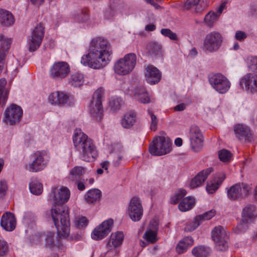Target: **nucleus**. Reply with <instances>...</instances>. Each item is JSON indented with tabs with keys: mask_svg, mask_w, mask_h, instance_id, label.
Masks as SVG:
<instances>
[{
	"mask_svg": "<svg viewBox=\"0 0 257 257\" xmlns=\"http://www.w3.org/2000/svg\"><path fill=\"white\" fill-rule=\"evenodd\" d=\"M70 192L64 187L54 189L51 193L53 197V206L51 215L58 234L61 238H65L70 233V221L68 208L63 205L69 199Z\"/></svg>",
	"mask_w": 257,
	"mask_h": 257,
	"instance_id": "obj_1",
	"label": "nucleus"
},
{
	"mask_svg": "<svg viewBox=\"0 0 257 257\" xmlns=\"http://www.w3.org/2000/svg\"><path fill=\"white\" fill-rule=\"evenodd\" d=\"M111 54L112 50L108 41L97 37L92 40L88 53L82 57L81 63L94 69H100L108 64Z\"/></svg>",
	"mask_w": 257,
	"mask_h": 257,
	"instance_id": "obj_2",
	"label": "nucleus"
},
{
	"mask_svg": "<svg viewBox=\"0 0 257 257\" xmlns=\"http://www.w3.org/2000/svg\"><path fill=\"white\" fill-rule=\"evenodd\" d=\"M73 141L75 148L80 153L83 160L90 162L97 157L98 152L95 145L80 129L75 130Z\"/></svg>",
	"mask_w": 257,
	"mask_h": 257,
	"instance_id": "obj_3",
	"label": "nucleus"
},
{
	"mask_svg": "<svg viewBox=\"0 0 257 257\" xmlns=\"http://www.w3.org/2000/svg\"><path fill=\"white\" fill-rule=\"evenodd\" d=\"M104 89L99 88L93 93L89 106V112L93 119L99 121L103 117V108L102 99L104 95Z\"/></svg>",
	"mask_w": 257,
	"mask_h": 257,
	"instance_id": "obj_4",
	"label": "nucleus"
},
{
	"mask_svg": "<svg viewBox=\"0 0 257 257\" xmlns=\"http://www.w3.org/2000/svg\"><path fill=\"white\" fill-rule=\"evenodd\" d=\"M172 142L170 138L158 136L154 138L149 146V152L154 156H160L169 154L172 151Z\"/></svg>",
	"mask_w": 257,
	"mask_h": 257,
	"instance_id": "obj_5",
	"label": "nucleus"
},
{
	"mask_svg": "<svg viewBox=\"0 0 257 257\" xmlns=\"http://www.w3.org/2000/svg\"><path fill=\"white\" fill-rule=\"evenodd\" d=\"M137 57L134 53H128L115 63L114 70L120 75H125L133 71L137 64Z\"/></svg>",
	"mask_w": 257,
	"mask_h": 257,
	"instance_id": "obj_6",
	"label": "nucleus"
},
{
	"mask_svg": "<svg viewBox=\"0 0 257 257\" xmlns=\"http://www.w3.org/2000/svg\"><path fill=\"white\" fill-rule=\"evenodd\" d=\"M32 161L24 166L26 170L38 172L44 170L48 164V153L46 151H38L31 155Z\"/></svg>",
	"mask_w": 257,
	"mask_h": 257,
	"instance_id": "obj_7",
	"label": "nucleus"
},
{
	"mask_svg": "<svg viewBox=\"0 0 257 257\" xmlns=\"http://www.w3.org/2000/svg\"><path fill=\"white\" fill-rule=\"evenodd\" d=\"M222 37L220 33L213 31L207 34L203 42V50L210 53L217 51L222 42Z\"/></svg>",
	"mask_w": 257,
	"mask_h": 257,
	"instance_id": "obj_8",
	"label": "nucleus"
},
{
	"mask_svg": "<svg viewBox=\"0 0 257 257\" xmlns=\"http://www.w3.org/2000/svg\"><path fill=\"white\" fill-rule=\"evenodd\" d=\"M250 185L245 183H237L231 187L227 191V196L232 200H235L239 198L248 196L251 191Z\"/></svg>",
	"mask_w": 257,
	"mask_h": 257,
	"instance_id": "obj_9",
	"label": "nucleus"
},
{
	"mask_svg": "<svg viewBox=\"0 0 257 257\" xmlns=\"http://www.w3.org/2000/svg\"><path fill=\"white\" fill-rule=\"evenodd\" d=\"M209 81L212 87L220 93H225L230 87L228 79L220 73H216L210 76Z\"/></svg>",
	"mask_w": 257,
	"mask_h": 257,
	"instance_id": "obj_10",
	"label": "nucleus"
},
{
	"mask_svg": "<svg viewBox=\"0 0 257 257\" xmlns=\"http://www.w3.org/2000/svg\"><path fill=\"white\" fill-rule=\"evenodd\" d=\"M22 116V108L16 104H12L5 110L3 120L7 124L14 125L20 121Z\"/></svg>",
	"mask_w": 257,
	"mask_h": 257,
	"instance_id": "obj_11",
	"label": "nucleus"
},
{
	"mask_svg": "<svg viewBox=\"0 0 257 257\" xmlns=\"http://www.w3.org/2000/svg\"><path fill=\"white\" fill-rule=\"evenodd\" d=\"M127 213L131 219L134 221H139L143 214V208L140 198L134 197L130 201Z\"/></svg>",
	"mask_w": 257,
	"mask_h": 257,
	"instance_id": "obj_12",
	"label": "nucleus"
},
{
	"mask_svg": "<svg viewBox=\"0 0 257 257\" xmlns=\"http://www.w3.org/2000/svg\"><path fill=\"white\" fill-rule=\"evenodd\" d=\"M190 146L195 152H200L203 147L204 138L200 128L196 125H192L190 131Z\"/></svg>",
	"mask_w": 257,
	"mask_h": 257,
	"instance_id": "obj_13",
	"label": "nucleus"
},
{
	"mask_svg": "<svg viewBox=\"0 0 257 257\" xmlns=\"http://www.w3.org/2000/svg\"><path fill=\"white\" fill-rule=\"evenodd\" d=\"M44 35V28L42 24H39L33 31L31 37L29 40V50L30 51H35L40 47Z\"/></svg>",
	"mask_w": 257,
	"mask_h": 257,
	"instance_id": "obj_14",
	"label": "nucleus"
},
{
	"mask_svg": "<svg viewBox=\"0 0 257 257\" xmlns=\"http://www.w3.org/2000/svg\"><path fill=\"white\" fill-rule=\"evenodd\" d=\"M70 72L68 64L64 61L55 62L51 67L50 75L54 79H63L67 77Z\"/></svg>",
	"mask_w": 257,
	"mask_h": 257,
	"instance_id": "obj_15",
	"label": "nucleus"
},
{
	"mask_svg": "<svg viewBox=\"0 0 257 257\" xmlns=\"http://www.w3.org/2000/svg\"><path fill=\"white\" fill-rule=\"evenodd\" d=\"M240 87L251 93L257 92V75L247 73L244 75L239 82Z\"/></svg>",
	"mask_w": 257,
	"mask_h": 257,
	"instance_id": "obj_16",
	"label": "nucleus"
},
{
	"mask_svg": "<svg viewBox=\"0 0 257 257\" xmlns=\"http://www.w3.org/2000/svg\"><path fill=\"white\" fill-rule=\"evenodd\" d=\"M113 221L108 219L97 226L91 233V237L95 240H100L107 235L111 230Z\"/></svg>",
	"mask_w": 257,
	"mask_h": 257,
	"instance_id": "obj_17",
	"label": "nucleus"
},
{
	"mask_svg": "<svg viewBox=\"0 0 257 257\" xmlns=\"http://www.w3.org/2000/svg\"><path fill=\"white\" fill-rule=\"evenodd\" d=\"M234 132L236 137L240 141L250 142L252 139V134L250 128L242 124H237L234 126Z\"/></svg>",
	"mask_w": 257,
	"mask_h": 257,
	"instance_id": "obj_18",
	"label": "nucleus"
},
{
	"mask_svg": "<svg viewBox=\"0 0 257 257\" xmlns=\"http://www.w3.org/2000/svg\"><path fill=\"white\" fill-rule=\"evenodd\" d=\"M157 228V222L154 220H152L143 235V238L148 243H154L158 241Z\"/></svg>",
	"mask_w": 257,
	"mask_h": 257,
	"instance_id": "obj_19",
	"label": "nucleus"
},
{
	"mask_svg": "<svg viewBox=\"0 0 257 257\" xmlns=\"http://www.w3.org/2000/svg\"><path fill=\"white\" fill-rule=\"evenodd\" d=\"M216 214L215 210H211L202 215L197 216L194 220L187 224L185 229L191 231L195 229L200 224L202 220H209L212 218Z\"/></svg>",
	"mask_w": 257,
	"mask_h": 257,
	"instance_id": "obj_20",
	"label": "nucleus"
},
{
	"mask_svg": "<svg viewBox=\"0 0 257 257\" xmlns=\"http://www.w3.org/2000/svg\"><path fill=\"white\" fill-rule=\"evenodd\" d=\"M213 171L212 168H208L199 172L191 181L190 188L193 189L202 185Z\"/></svg>",
	"mask_w": 257,
	"mask_h": 257,
	"instance_id": "obj_21",
	"label": "nucleus"
},
{
	"mask_svg": "<svg viewBox=\"0 0 257 257\" xmlns=\"http://www.w3.org/2000/svg\"><path fill=\"white\" fill-rule=\"evenodd\" d=\"M16 224V218L13 213L7 212L2 215L1 225L3 228L6 231L13 230L15 228Z\"/></svg>",
	"mask_w": 257,
	"mask_h": 257,
	"instance_id": "obj_22",
	"label": "nucleus"
},
{
	"mask_svg": "<svg viewBox=\"0 0 257 257\" xmlns=\"http://www.w3.org/2000/svg\"><path fill=\"white\" fill-rule=\"evenodd\" d=\"M145 76L147 82L151 84L158 83L161 78L160 71L153 65L148 66L146 69Z\"/></svg>",
	"mask_w": 257,
	"mask_h": 257,
	"instance_id": "obj_23",
	"label": "nucleus"
},
{
	"mask_svg": "<svg viewBox=\"0 0 257 257\" xmlns=\"http://www.w3.org/2000/svg\"><path fill=\"white\" fill-rule=\"evenodd\" d=\"M225 176L223 173L216 174L214 177L208 182L206 186L207 191L210 194L215 192L223 182Z\"/></svg>",
	"mask_w": 257,
	"mask_h": 257,
	"instance_id": "obj_24",
	"label": "nucleus"
},
{
	"mask_svg": "<svg viewBox=\"0 0 257 257\" xmlns=\"http://www.w3.org/2000/svg\"><path fill=\"white\" fill-rule=\"evenodd\" d=\"M68 96L62 92H55L52 93L49 96V101L55 105H62L66 103L68 101Z\"/></svg>",
	"mask_w": 257,
	"mask_h": 257,
	"instance_id": "obj_25",
	"label": "nucleus"
},
{
	"mask_svg": "<svg viewBox=\"0 0 257 257\" xmlns=\"http://www.w3.org/2000/svg\"><path fill=\"white\" fill-rule=\"evenodd\" d=\"M256 216V211L254 205H247L242 210L243 221L248 223L252 221Z\"/></svg>",
	"mask_w": 257,
	"mask_h": 257,
	"instance_id": "obj_26",
	"label": "nucleus"
},
{
	"mask_svg": "<svg viewBox=\"0 0 257 257\" xmlns=\"http://www.w3.org/2000/svg\"><path fill=\"white\" fill-rule=\"evenodd\" d=\"M101 197V191L97 189L89 190L84 195L85 201L89 204H94L99 201Z\"/></svg>",
	"mask_w": 257,
	"mask_h": 257,
	"instance_id": "obj_27",
	"label": "nucleus"
},
{
	"mask_svg": "<svg viewBox=\"0 0 257 257\" xmlns=\"http://www.w3.org/2000/svg\"><path fill=\"white\" fill-rule=\"evenodd\" d=\"M14 16L9 11L0 9V24L3 26H10L14 23Z\"/></svg>",
	"mask_w": 257,
	"mask_h": 257,
	"instance_id": "obj_28",
	"label": "nucleus"
},
{
	"mask_svg": "<svg viewBox=\"0 0 257 257\" xmlns=\"http://www.w3.org/2000/svg\"><path fill=\"white\" fill-rule=\"evenodd\" d=\"M194 240L191 237L187 236L181 240L176 247V252L178 254H182L186 251L187 249L191 246Z\"/></svg>",
	"mask_w": 257,
	"mask_h": 257,
	"instance_id": "obj_29",
	"label": "nucleus"
},
{
	"mask_svg": "<svg viewBox=\"0 0 257 257\" xmlns=\"http://www.w3.org/2000/svg\"><path fill=\"white\" fill-rule=\"evenodd\" d=\"M136 112L131 111L126 112L121 120V125L124 128H131L136 122Z\"/></svg>",
	"mask_w": 257,
	"mask_h": 257,
	"instance_id": "obj_30",
	"label": "nucleus"
},
{
	"mask_svg": "<svg viewBox=\"0 0 257 257\" xmlns=\"http://www.w3.org/2000/svg\"><path fill=\"white\" fill-rule=\"evenodd\" d=\"M123 238L124 235L122 232L117 231L112 233L107 245L109 247H116L119 246L122 244Z\"/></svg>",
	"mask_w": 257,
	"mask_h": 257,
	"instance_id": "obj_31",
	"label": "nucleus"
},
{
	"mask_svg": "<svg viewBox=\"0 0 257 257\" xmlns=\"http://www.w3.org/2000/svg\"><path fill=\"white\" fill-rule=\"evenodd\" d=\"M212 237L215 242L227 238V232L223 227L218 226L215 227L212 231Z\"/></svg>",
	"mask_w": 257,
	"mask_h": 257,
	"instance_id": "obj_32",
	"label": "nucleus"
},
{
	"mask_svg": "<svg viewBox=\"0 0 257 257\" xmlns=\"http://www.w3.org/2000/svg\"><path fill=\"white\" fill-rule=\"evenodd\" d=\"M84 78L83 74L75 72L71 74L69 80V84L74 87H79L83 84Z\"/></svg>",
	"mask_w": 257,
	"mask_h": 257,
	"instance_id": "obj_33",
	"label": "nucleus"
},
{
	"mask_svg": "<svg viewBox=\"0 0 257 257\" xmlns=\"http://www.w3.org/2000/svg\"><path fill=\"white\" fill-rule=\"evenodd\" d=\"M135 98L143 103H148L150 102V98L144 88H137L135 90Z\"/></svg>",
	"mask_w": 257,
	"mask_h": 257,
	"instance_id": "obj_34",
	"label": "nucleus"
},
{
	"mask_svg": "<svg viewBox=\"0 0 257 257\" xmlns=\"http://www.w3.org/2000/svg\"><path fill=\"white\" fill-rule=\"evenodd\" d=\"M194 204V199L190 197H187L184 198L180 202L178 207L180 211L184 212L191 209Z\"/></svg>",
	"mask_w": 257,
	"mask_h": 257,
	"instance_id": "obj_35",
	"label": "nucleus"
},
{
	"mask_svg": "<svg viewBox=\"0 0 257 257\" xmlns=\"http://www.w3.org/2000/svg\"><path fill=\"white\" fill-rule=\"evenodd\" d=\"M210 253V248L202 245L196 246L192 250V253L195 257H207Z\"/></svg>",
	"mask_w": 257,
	"mask_h": 257,
	"instance_id": "obj_36",
	"label": "nucleus"
},
{
	"mask_svg": "<svg viewBox=\"0 0 257 257\" xmlns=\"http://www.w3.org/2000/svg\"><path fill=\"white\" fill-rule=\"evenodd\" d=\"M85 172V169L84 168L76 166L70 171L69 178L72 181H77Z\"/></svg>",
	"mask_w": 257,
	"mask_h": 257,
	"instance_id": "obj_37",
	"label": "nucleus"
},
{
	"mask_svg": "<svg viewBox=\"0 0 257 257\" xmlns=\"http://www.w3.org/2000/svg\"><path fill=\"white\" fill-rule=\"evenodd\" d=\"M44 238L46 241V245L47 247L52 248L55 245H59L56 243V239L54 238V233L51 231H48L46 234H44Z\"/></svg>",
	"mask_w": 257,
	"mask_h": 257,
	"instance_id": "obj_38",
	"label": "nucleus"
},
{
	"mask_svg": "<svg viewBox=\"0 0 257 257\" xmlns=\"http://www.w3.org/2000/svg\"><path fill=\"white\" fill-rule=\"evenodd\" d=\"M219 17V15H217L214 12H210L205 16L204 22L206 25L212 27Z\"/></svg>",
	"mask_w": 257,
	"mask_h": 257,
	"instance_id": "obj_39",
	"label": "nucleus"
},
{
	"mask_svg": "<svg viewBox=\"0 0 257 257\" xmlns=\"http://www.w3.org/2000/svg\"><path fill=\"white\" fill-rule=\"evenodd\" d=\"M89 18L88 11L87 9L82 10L74 16L75 20L79 23L85 22Z\"/></svg>",
	"mask_w": 257,
	"mask_h": 257,
	"instance_id": "obj_40",
	"label": "nucleus"
},
{
	"mask_svg": "<svg viewBox=\"0 0 257 257\" xmlns=\"http://www.w3.org/2000/svg\"><path fill=\"white\" fill-rule=\"evenodd\" d=\"M148 49L151 55H159L161 53L162 46L159 43L152 42L149 44Z\"/></svg>",
	"mask_w": 257,
	"mask_h": 257,
	"instance_id": "obj_41",
	"label": "nucleus"
},
{
	"mask_svg": "<svg viewBox=\"0 0 257 257\" xmlns=\"http://www.w3.org/2000/svg\"><path fill=\"white\" fill-rule=\"evenodd\" d=\"M29 187L31 193L35 195L41 194L43 191L42 184L37 181L31 182Z\"/></svg>",
	"mask_w": 257,
	"mask_h": 257,
	"instance_id": "obj_42",
	"label": "nucleus"
},
{
	"mask_svg": "<svg viewBox=\"0 0 257 257\" xmlns=\"http://www.w3.org/2000/svg\"><path fill=\"white\" fill-rule=\"evenodd\" d=\"M148 114L150 118V128L152 131H156L157 130L158 124V119L157 117L154 114V112L150 110H148Z\"/></svg>",
	"mask_w": 257,
	"mask_h": 257,
	"instance_id": "obj_43",
	"label": "nucleus"
},
{
	"mask_svg": "<svg viewBox=\"0 0 257 257\" xmlns=\"http://www.w3.org/2000/svg\"><path fill=\"white\" fill-rule=\"evenodd\" d=\"M219 159L224 162L230 161L232 157V154L228 150L223 149L218 152Z\"/></svg>",
	"mask_w": 257,
	"mask_h": 257,
	"instance_id": "obj_44",
	"label": "nucleus"
},
{
	"mask_svg": "<svg viewBox=\"0 0 257 257\" xmlns=\"http://www.w3.org/2000/svg\"><path fill=\"white\" fill-rule=\"evenodd\" d=\"M248 67L252 72L257 73V57L251 56L248 58Z\"/></svg>",
	"mask_w": 257,
	"mask_h": 257,
	"instance_id": "obj_45",
	"label": "nucleus"
},
{
	"mask_svg": "<svg viewBox=\"0 0 257 257\" xmlns=\"http://www.w3.org/2000/svg\"><path fill=\"white\" fill-rule=\"evenodd\" d=\"M186 194V190L180 189L175 194L171 199V203L173 204H177L179 201L182 199Z\"/></svg>",
	"mask_w": 257,
	"mask_h": 257,
	"instance_id": "obj_46",
	"label": "nucleus"
},
{
	"mask_svg": "<svg viewBox=\"0 0 257 257\" xmlns=\"http://www.w3.org/2000/svg\"><path fill=\"white\" fill-rule=\"evenodd\" d=\"M122 104V101L119 98L112 99L109 102V106L114 111L119 109Z\"/></svg>",
	"mask_w": 257,
	"mask_h": 257,
	"instance_id": "obj_47",
	"label": "nucleus"
},
{
	"mask_svg": "<svg viewBox=\"0 0 257 257\" xmlns=\"http://www.w3.org/2000/svg\"><path fill=\"white\" fill-rule=\"evenodd\" d=\"M161 33L163 35L169 38L172 40H176L178 39L176 34L169 29H162Z\"/></svg>",
	"mask_w": 257,
	"mask_h": 257,
	"instance_id": "obj_48",
	"label": "nucleus"
},
{
	"mask_svg": "<svg viewBox=\"0 0 257 257\" xmlns=\"http://www.w3.org/2000/svg\"><path fill=\"white\" fill-rule=\"evenodd\" d=\"M226 239L220 240L219 241L215 242L216 248L219 251H225L227 247L228 244L226 240Z\"/></svg>",
	"mask_w": 257,
	"mask_h": 257,
	"instance_id": "obj_49",
	"label": "nucleus"
},
{
	"mask_svg": "<svg viewBox=\"0 0 257 257\" xmlns=\"http://www.w3.org/2000/svg\"><path fill=\"white\" fill-rule=\"evenodd\" d=\"M9 251L7 243L3 240H0V256L6 255Z\"/></svg>",
	"mask_w": 257,
	"mask_h": 257,
	"instance_id": "obj_50",
	"label": "nucleus"
},
{
	"mask_svg": "<svg viewBox=\"0 0 257 257\" xmlns=\"http://www.w3.org/2000/svg\"><path fill=\"white\" fill-rule=\"evenodd\" d=\"M44 233H38L31 237V242L32 244H39L42 238H44Z\"/></svg>",
	"mask_w": 257,
	"mask_h": 257,
	"instance_id": "obj_51",
	"label": "nucleus"
},
{
	"mask_svg": "<svg viewBox=\"0 0 257 257\" xmlns=\"http://www.w3.org/2000/svg\"><path fill=\"white\" fill-rule=\"evenodd\" d=\"M200 0H186L184 4L185 9L188 10L198 4Z\"/></svg>",
	"mask_w": 257,
	"mask_h": 257,
	"instance_id": "obj_52",
	"label": "nucleus"
},
{
	"mask_svg": "<svg viewBox=\"0 0 257 257\" xmlns=\"http://www.w3.org/2000/svg\"><path fill=\"white\" fill-rule=\"evenodd\" d=\"M88 222V221L85 217H82L77 220L76 224L78 227L80 228L86 226Z\"/></svg>",
	"mask_w": 257,
	"mask_h": 257,
	"instance_id": "obj_53",
	"label": "nucleus"
},
{
	"mask_svg": "<svg viewBox=\"0 0 257 257\" xmlns=\"http://www.w3.org/2000/svg\"><path fill=\"white\" fill-rule=\"evenodd\" d=\"M8 91H1L0 90V105L3 106L5 104L8 98Z\"/></svg>",
	"mask_w": 257,
	"mask_h": 257,
	"instance_id": "obj_54",
	"label": "nucleus"
},
{
	"mask_svg": "<svg viewBox=\"0 0 257 257\" xmlns=\"http://www.w3.org/2000/svg\"><path fill=\"white\" fill-rule=\"evenodd\" d=\"M115 13L111 8L108 9L104 12V17L108 20H111L115 16Z\"/></svg>",
	"mask_w": 257,
	"mask_h": 257,
	"instance_id": "obj_55",
	"label": "nucleus"
},
{
	"mask_svg": "<svg viewBox=\"0 0 257 257\" xmlns=\"http://www.w3.org/2000/svg\"><path fill=\"white\" fill-rule=\"evenodd\" d=\"M7 188L8 187L6 182L4 181H0V197H3L5 195Z\"/></svg>",
	"mask_w": 257,
	"mask_h": 257,
	"instance_id": "obj_56",
	"label": "nucleus"
},
{
	"mask_svg": "<svg viewBox=\"0 0 257 257\" xmlns=\"http://www.w3.org/2000/svg\"><path fill=\"white\" fill-rule=\"evenodd\" d=\"M235 37L236 40L241 41L244 40L247 36L244 32L238 31L236 32Z\"/></svg>",
	"mask_w": 257,
	"mask_h": 257,
	"instance_id": "obj_57",
	"label": "nucleus"
},
{
	"mask_svg": "<svg viewBox=\"0 0 257 257\" xmlns=\"http://www.w3.org/2000/svg\"><path fill=\"white\" fill-rule=\"evenodd\" d=\"M246 223L245 222L243 221V218L242 221L238 225L237 229L238 232H244L247 227Z\"/></svg>",
	"mask_w": 257,
	"mask_h": 257,
	"instance_id": "obj_58",
	"label": "nucleus"
},
{
	"mask_svg": "<svg viewBox=\"0 0 257 257\" xmlns=\"http://www.w3.org/2000/svg\"><path fill=\"white\" fill-rule=\"evenodd\" d=\"M7 81L5 79L2 78L0 79V90L1 91H8L5 87Z\"/></svg>",
	"mask_w": 257,
	"mask_h": 257,
	"instance_id": "obj_59",
	"label": "nucleus"
},
{
	"mask_svg": "<svg viewBox=\"0 0 257 257\" xmlns=\"http://www.w3.org/2000/svg\"><path fill=\"white\" fill-rule=\"evenodd\" d=\"M185 108L186 105L184 103H181L175 106L174 110L175 111H182L184 110Z\"/></svg>",
	"mask_w": 257,
	"mask_h": 257,
	"instance_id": "obj_60",
	"label": "nucleus"
},
{
	"mask_svg": "<svg viewBox=\"0 0 257 257\" xmlns=\"http://www.w3.org/2000/svg\"><path fill=\"white\" fill-rule=\"evenodd\" d=\"M226 2H223L220 6L219 8L218 9L217 13H218V15H219V16L222 13L223 10L225 8V7L226 6Z\"/></svg>",
	"mask_w": 257,
	"mask_h": 257,
	"instance_id": "obj_61",
	"label": "nucleus"
},
{
	"mask_svg": "<svg viewBox=\"0 0 257 257\" xmlns=\"http://www.w3.org/2000/svg\"><path fill=\"white\" fill-rule=\"evenodd\" d=\"M44 1V0H30L31 3L33 5L37 6H39L41 5L43 3Z\"/></svg>",
	"mask_w": 257,
	"mask_h": 257,
	"instance_id": "obj_62",
	"label": "nucleus"
},
{
	"mask_svg": "<svg viewBox=\"0 0 257 257\" xmlns=\"http://www.w3.org/2000/svg\"><path fill=\"white\" fill-rule=\"evenodd\" d=\"M77 188L80 191H83L85 189V186L83 182L78 181L77 183Z\"/></svg>",
	"mask_w": 257,
	"mask_h": 257,
	"instance_id": "obj_63",
	"label": "nucleus"
},
{
	"mask_svg": "<svg viewBox=\"0 0 257 257\" xmlns=\"http://www.w3.org/2000/svg\"><path fill=\"white\" fill-rule=\"evenodd\" d=\"M156 29V26L155 25H153V24H150V25H148L146 26V28L145 29L147 31H153L154 30H155Z\"/></svg>",
	"mask_w": 257,
	"mask_h": 257,
	"instance_id": "obj_64",
	"label": "nucleus"
}]
</instances>
